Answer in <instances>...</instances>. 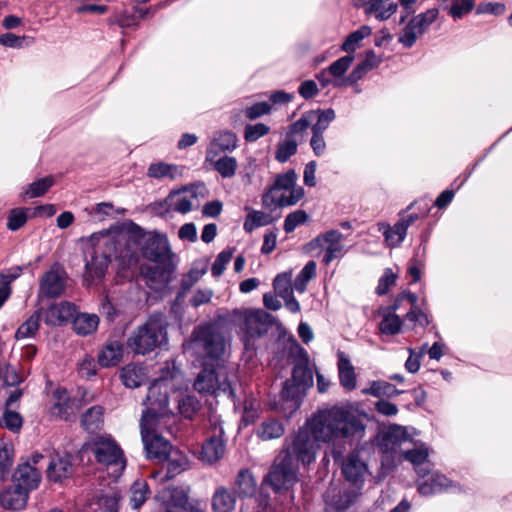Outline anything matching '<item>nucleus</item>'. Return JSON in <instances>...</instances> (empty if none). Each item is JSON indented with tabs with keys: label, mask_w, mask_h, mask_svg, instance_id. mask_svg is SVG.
I'll return each instance as SVG.
<instances>
[{
	"label": "nucleus",
	"mask_w": 512,
	"mask_h": 512,
	"mask_svg": "<svg viewBox=\"0 0 512 512\" xmlns=\"http://www.w3.org/2000/svg\"><path fill=\"white\" fill-rule=\"evenodd\" d=\"M72 458L67 453H55L47 467V477L49 480L59 482L72 475Z\"/></svg>",
	"instance_id": "nucleus-23"
},
{
	"label": "nucleus",
	"mask_w": 512,
	"mask_h": 512,
	"mask_svg": "<svg viewBox=\"0 0 512 512\" xmlns=\"http://www.w3.org/2000/svg\"><path fill=\"white\" fill-rule=\"evenodd\" d=\"M316 275V263L314 261H309L297 277L294 280V288L303 293L306 290L307 283L314 278Z\"/></svg>",
	"instance_id": "nucleus-51"
},
{
	"label": "nucleus",
	"mask_w": 512,
	"mask_h": 512,
	"mask_svg": "<svg viewBox=\"0 0 512 512\" xmlns=\"http://www.w3.org/2000/svg\"><path fill=\"white\" fill-rule=\"evenodd\" d=\"M449 2L448 13L453 19H461L474 8V0H444Z\"/></svg>",
	"instance_id": "nucleus-52"
},
{
	"label": "nucleus",
	"mask_w": 512,
	"mask_h": 512,
	"mask_svg": "<svg viewBox=\"0 0 512 512\" xmlns=\"http://www.w3.org/2000/svg\"><path fill=\"white\" fill-rule=\"evenodd\" d=\"M294 170L276 176L269 190L263 195V209L258 212V226L268 225L279 218V209L298 203L304 196V189L296 184Z\"/></svg>",
	"instance_id": "nucleus-4"
},
{
	"label": "nucleus",
	"mask_w": 512,
	"mask_h": 512,
	"mask_svg": "<svg viewBox=\"0 0 512 512\" xmlns=\"http://www.w3.org/2000/svg\"><path fill=\"white\" fill-rule=\"evenodd\" d=\"M316 114L315 123L312 124V133L323 134L328 128L330 123L335 119V112L333 109L326 110H313Z\"/></svg>",
	"instance_id": "nucleus-50"
},
{
	"label": "nucleus",
	"mask_w": 512,
	"mask_h": 512,
	"mask_svg": "<svg viewBox=\"0 0 512 512\" xmlns=\"http://www.w3.org/2000/svg\"><path fill=\"white\" fill-rule=\"evenodd\" d=\"M380 330L384 334L394 335L400 331L401 320L394 313H388L380 323Z\"/></svg>",
	"instance_id": "nucleus-61"
},
{
	"label": "nucleus",
	"mask_w": 512,
	"mask_h": 512,
	"mask_svg": "<svg viewBox=\"0 0 512 512\" xmlns=\"http://www.w3.org/2000/svg\"><path fill=\"white\" fill-rule=\"evenodd\" d=\"M88 448L94 455L96 462L107 473L117 479L126 467V458L121 447L110 436H97L89 444Z\"/></svg>",
	"instance_id": "nucleus-8"
},
{
	"label": "nucleus",
	"mask_w": 512,
	"mask_h": 512,
	"mask_svg": "<svg viewBox=\"0 0 512 512\" xmlns=\"http://www.w3.org/2000/svg\"><path fill=\"white\" fill-rule=\"evenodd\" d=\"M30 209L28 208H14L12 209L7 218V228L10 231H17L21 227H23L28 220V213Z\"/></svg>",
	"instance_id": "nucleus-54"
},
{
	"label": "nucleus",
	"mask_w": 512,
	"mask_h": 512,
	"mask_svg": "<svg viewBox=\"0 0 512 512\" xmlns=\"http://www.w3.org/2000/svg\"><path fill=\"white\" fill-rule=\"evenodd\" d=\"M118 502V493L111 492L97 498L91 504V509L93 512H118Z\"/></svg>",
	"instance_id": "nucleus-46"
},
{
	"label": "nucleus",
	"mask_w": 512,
	"mask_h": 512,
	"mask_svg": "<svg viewBox=\"0 0 512 512\" xmlns=\"http://www.w3.org/2000/svg\"><path fill=\"white\" fill-rule=\"evenodd\" d=\"M194 388L199 393L216 394L218 391L227 392L230 388L227 368L217 364L204 365L195 379Z\"/></svg>",
	"instance_id": "nucleus-11"
},
{
	"label": "nucleus",
	"mask_w": 512,
	"mask_h": 512,
	"mask_svg": "<svg viewBox=\"0 0 512 512\" xmlns=\"http://www.w3.org/2000/svg\"><path fill=\"white\" fill-rule=\"evenodd\" d=\"M75 312V306L69 302L53 304L46 310L44 321L48 325L59 326L72 319Z\"/></svg>",
	"instance_id": "nucleus-27"
},
{
	"label": "nucleus",
	"mask_w": 512,
	"mask_h": 512,
	"mask_svg": "<svg viewBox=\"0 0 512 512\" xmlns=\"http://www.w3.org/2000/svg\"><path fill=\"white\" fill-rule=\"evenodd\" d=\"M232 256L233 250L231 249L223 250L217 255L211 268V273L214 277H219L223 274L226 265L230 262Z\"/></svg>",
	"instance_id": "nucleus-62"
},
{
	"label": "nucleus",
	"mask_w": 512,
	"mask_h": 512,
	"mask_svg": "<svg viewBox=\"0 0 512 512\" xmlns=\"http://www.w3.org/2000/svg\"><path fill=\"white\" fill-rule=\"evenodd\" d=\"M267 99L258 100V117L268 115L277 110L278 105L290 103L293 100V95L284 91H275L269 95H261V98Z\"/></svg>",
	"instance_id": "nucleus-29"
},
{
	"label": "nucleus",
	"mask_w": 512,
	"mask_h": 512,
	"mask_svg": "<svg viewBox=\"0 0 512 512\" xmlns=\"http://www.w3.org/2000/svg\"><path fill=\"white\" fill-rule=\"evenodd\" d=\"M296 481L295 467L291 459L285 456L277 459L276 463L265 479V483L270 484L275 490L290 487Z\"/></svg>",
	"instance_id": "nucleus-17"
},
{
	"label": "nucleus",
	"mask_w": 512,
	"mask_h": 512,
	"mask_svg": "<svg viewBox=\"0 0 512 512\" xmlns=\"http://www.w3.org/2000/svg\"><path fill=\"white\" fill-rule=\"evenodd\" d=\"M166 508H185L190 506H199L197 503L188 501V494L183 488L167 487L158 495Z\"/></svg>",
	"instance_id": "nucleus-28"
},
{
	"label": "nucleus",
	"mask_w": 512,
	"mask_h": 512,
	"mask_svg": "<svg viewBox=\"0 0 512 512\" xmlns=\"http://www.w3.org/2000/svg\"><path fill=\"white\" fill-rule=\"evenodd\" d=\"M417 474L419 476L417 489L423 496H431L448 490H459V487L445 475L430 471L429 468H417Z\"/></svg>",
	"instance_id": "nucleus-13"
},
{
	"label": "nucleus",
	"mask_w": 512,
	"mask_h": 512,
	"mask_svg": "<svg viewBox=\"0 0 512 512\" xmlns=\"http://www.w3.org/2000/svg\"><path fill=\"white\" fill-rule=\"evenodd\" d=\"M234 324L244 343L245 349H253L255 341L256 311L253 308H241L233 311Z\"/></svg>",
	"instance_id": "nucleus-15"
},
{
	"label": "nucleus",
	"mask_w": 512,
	"mask_h": 512,
	"mask_svg": "<svg viewBox=\"0 0 512 512\" xmlns=\"http://www.w3.org/2000/svg\"><path fill=\"white\" fill-rule=\"evenodd\" d=\"M14 450L10 441L0 439V481H5L13 464Z\"/></svg>",
	"instance_id": "nucleus-39"
},
{
	"label": "nucleus",
	"mask_w": 512,
	"mask_h": 512,
	"mask_svg": "<svg viewBox=\"0 0 512 512\" xmlns=\"http://www.w3.org/2000/svg\"><path fill=\"white\" fill-rule=\"evenodd\" d=\"M236 497L225 487H218L212 497L214 512H232L235 508Z\"/></svg>",
	"instance_id": "nucleus-34"
},
{
	"label": "nucleus",
	"mask_w": 512,
	"mask_h": 512,
	"mask_svg": "<svg viewBox=\"0 0 512 512\" xmlns=\"http://www.w3.org/2000/svg\"><path fill=\"white\" fill-rule=\"evenodd\" d=\"M168 321L161 313L150 315L127 338V348L138 355L149 354L168 342Z\"/></svg>",
	"instance_id": "nucleus-5"
},
{
	"label": "nucleus",
	"mask_w": 512,
	"mask_h": 512,
	"mask_svg": "<svg viewBox=\"0 0 512 512\" xmlns=\"http://www.w3.org/2000/svg\"><path fill=\"white\" fill-rule=\"evenodd\" d=\"M204 191L205 186L203 184L183 187L180 190L170 192L166 202L171 210L186 214L200 205L199 196H203Z\"/></svg>",
	"instance_id": "nucleus-12"
},
{
	"label": "nucleus",
	"mask_w": 512,
	"mask_h": 512,
	"mask_svg": "<svg viewBox=\"0 0 512 512\" xmlns=\"http://www.w3.org/2000/svg\"><path fill=\"white\" fill-rule=\"evenodd\" d=\"M344 236L337 230H330L318 236L313 243L319 246L323 252L322 261L325 264L331 263L334 259L343 257L347 249L344 245Z\"/></svg>",
	"instance_id": "nucleus-14"
},
{
	"label": "nucleus",
	"mask_w": 512,
	"mask_h": 512,
	"mask_svg": "<svg viewBox=\"0 0 512 512\" xmlns=\"http://www.w3.org/2000/svg\"><path fill=\"white\" fill-rule=\"evenodd\" d=\"M40 313H33L16 331L17 339H25L33 336L39 328Z\"/></svg>",
	"instance_id": "nucleus-55"
},
{
	"label": "nucleus",
	"mask_w": 512,
	"mask_h": 512,
	"mask_svg": "<svg viewBox=\"0 0 512 512\" xmlns=\"http://www.w3.org/2000/svg\"><path fill=\"white\" fill-rule=\"evenodd\" d=\"M103 420V408L101 406H93L89 408L82 417V426L93 432L97 430Z\"/></svg>",
	"instance_id": "nucleus-47"
},
{
	"label": "nucleus",
	"mask_w": 512,
	"mask_h": 512,
	"mask_svg": "<svg viewBox=\"0 0 512 512\" xmlns=\"http://www.w3.org/2000/svg\"><path fill=\"white\" fill-rule=\"evenodd\" d=\"M274 289L276 293L282 298L284 296H289V294L293 293L292 287V272H284L278 274L274 279L273 283Z\"/></svg>",
	"instance_id": "nucleus-58"
},
{
	"label": "nucleus",
	"mask_w": 512,
	"mask_h": 512,
	"mask_svg": "<svg viewBox=\"0 0 512 512\" xmlns=\"http://www.w3.org/2000/svg\"><path fill=\"white\" fill-rule=\"evenodd\" d=\"M360 496L357 488H342L331 486L324 494V500L328 509L343 512L352 506Z\"/></svg>",
	"instance_id": "nucleus-16"
},
{
	"label": "nucleus",
	"mask_w": 512,
	"mask_h": 512,
	"mask_svg": "<svg viewBox=\"0 0 512 512\" xmlns=\"http://www.w3.org/2000/svg\"><path fill=\"white\" fill-rule=\"evenodd\" d=\"M378 226L379 231L383 233L389 247L399 246L406 237L407 229L400 221L395 223L392 227L386 223H380Z\"/></svg>",
	"instance_id": "nucleus-36"
},
{
	"label": "nucleus",
	"mask_w": 512,
	"mask_h": 512,
	"mask_svg": "<svg viewBox=\"0 0 512 512\" xmlns=\"http://www.w3.org/2000/svg\"><path fill=\"white\" fill-rule=\"evenodd\" d=\"M120 377L126 387L138 388L145 383L147 372L143 366L128 364L122 368Z\"/></svg>",
	"instance_id": "nucleus-31"
},
{
	"label": "nucleus",
	"mask_w": 512,
	"mask_h": 512,
	"mask_svg": "<svg viewBox=\"0 0 512 512\" xmlns=\"http://www.w3.org/2000/svg\"><path fill=\"white\" fill-rule=\"evenodd\" d=\"M0 424L6 429L17 432L22 426V417L19 413L7 409L2 416Z\"/></svg>",
	"instance_id": "nucleus-64"
},
{
	"label": "nucleus",
	"mask_w": 512,
	"mask_h": 512,
	"mask_svg": "<svg viewBox=\"0 0 512 512\" xmlns=\"http://www.w3.org/2000/svg\"><path fill=\"white\" fill-rule=\"evenodd\" d=\"M29 492L19 485L3 490L0 493V504L5 509L20 510L27 504Z\"/></svg>",
	"instance_id": "nucleus-26"
},
{
	"label": "nucleus",
	"mask_w": 512,
	"mask_h": 512,
	"mask_svg": "<svg viewBox=\"0 0 512 512\" xmlns=\"http://www.w3.org/2000/svg\"><path fill=\"white\" fill-rule=\"evenodd\" d=\"M168 378L160 379L148 389L146 410L140 420L142 442L149 459L164 461L171 452V444L162 436L163 431L174 432L176 417L166 407Z\"/></svg>",
	"instance_id": "nucleus-2"
},
{
	"label": "nucleus",
	"mask_w": 512,
	"mask_h": 512,
	"mask_svg": "<svg viewBox=\"0 0 512 512\" xmlns=\"http://www.w3.org/2000/svg\"><path fill=\"white\" fill-rule=\"evenodd\" d=\"M312 429L323 443L362 437L365 424L351 406H334L311 418Z\"/></svg>",
	"instance_id": "nucleus-3"
},
{
	"label": "nucleus",
	"mask_w": 512,
	"mask_h": 512,
	"mask_svg": "<svg viewBox=\"0 0 512 512\" xmlns=\"http://www.w3.org/2000/svg\"><path fill=\"white\" fill-rule=\"evenodd\" d=\"M236 488L242 497H253L256 494V481L249 469H242L236 479Z\"/></svg>",
	"instance_id": "nucleus-41"
},
{
	"label": "nucleus",
	"mask_w": 512,
	"mask_h": 512,
	"mask_svg": "<svg viewBox=\"0 0 512 512\" xmlns=\"http://www.w3.org/2000/svg\"><path fill=\"white\" fill-rule=\"evenodd\" d=\"M123 356V346L118 342L108 343L99 353L98 362L102 367L118 364Z\"/></svg>",
	"instance_id": "nucleus-37"
},
{
	"label": "nucleus",
	"mask_w": 512,
	"mask_h": 512,
	"mask_svg": "<svg viewBox=\"0 0 512 512\" xmlns=\"http://www.w3.org/2000/svg\"><path fill=\"white\" fill-rule=\"evenodd\" d=\"M380 63V57H378L373 51L367 52L364 61L358 64L350 73V82L355 83L356 81L361 79L366 72L376 68Z\"/></svg>",
	"instance_id": "nucleus-43"
},
{
	"label": "nucleus",
	"mask_w": 512,
	"mask_h": 512,
	"mask_svg": "<svg viewBox=\"0 0 512 512\" xmlns=\"http://www.w3.org/2000/svg\"><path fill=\"white\" fill-rule=\"evenodd\" d=\"M356 5L362 7L366 14H373L376 19L384 21L389 19L398 8L392 0H355Z\"/></svg>",
	"instance_id": "nucleus-24"
},
{
	"label": "nucleus",
	"mask_w": 512,
	"mask_h": 512,
	"mask_svg": "<svg viewBox=\"0 0 512 512\" xmlns=\"http://www.w3.org/2000/svg\"><path fill=\"white\" fill-rule=\"evenodd\" d=\"M439 15V11L436 8L428 9L427 11L420 13L412 18L414 23L418 26L421 32L424 34L429 26L435 22Z\"/></svg>",
	"instance_id": "nucleus-59"
},
{
	"label": "nucleus",
	"mask_w": 512,
	"mask_h": 512,
	"mask_svg": "<svg viewBox=\"0 0 512 512\" xmlns=\"http://www.w3.org/2000/svg\"><path fill=\"white\" fill-rule=\"evenodd\" d=\"M54 184V179L51 176L41 178L31 184H29L25 195L29 198H36L44 195L49 188Z\"/></svg>",
	"instance_id": "nucleus-57"
},
{
	"label": "nucleus",
	"mask_w": 512,
	"mask_h": 512,
	"mask_svg": "<svg viewBox=\"0 0 512 512\" xmlns=\"http://www.w3.org/2000/svg\"><path fill=\"white\" fill-rule=\"evenodd\" d=\"M322 440L316 437V433L312 429L311 419L294 436L291 443L287 445L285 457L291 459L295 457L303 464H310L316 458L319 450V443Z\"/></svg>",
	"instance_id": "nucleus-10"
},
{
	"label": "nucleus",
	"mask_w": 512,
	"mask_h": 512,
	"mask_svg": "<svg viewBox=\"0 0 512 512\" xmlns=\"http://www.w3.org/2000/svg\"><path fill=\"white\" fill-rule=\"evenodd\" d=\"M401 454L404 456L406 460H408L414 465L416 472L417 468H429V465L427 463L429 451L424 444L416 446L414 449L411 450L402 451Z\"/></svg>",
	"instance_id": "nucleus-45"
},
{
	"label": "nucleus",
	"mask_w": 512,
	"mask_h": 512,
	"mask_svg": "<svg viewBox=\"0 0 512 512\" xmlns=\"http://www.w3.org/2000/svg\"><path fill=\"white\" fill-rule=\"evenodd\" d=\"M283 432V426L276 420H269L262 423L261 437L265 440L278 438Z\"/></svg>",
	"instance_id": "nucleus-63"
},
{
	"label": "nucleus",
	"mask_w": 512,
	"mask_h": 512,
	"mask_svg": "<svg viewBox=\"0 0 512 512\" xmlns=\"http://www.w3.org/2000/svg\"><path fill=\"white\" fill-rule=\"evenodd\" d=\"M316 114L313 110L307 111L293 124L289 126V129L286 133L287 137L298 139L300 141V136L303 132H305L315 121Z\"/></svg>",
	"instance_id": "nucleus-44"
},
{
	"label": "nucleus",
	"mask_w": 512,
	"mask_h": 512,
	"mask_svg": "<svg viewBox=\"0 0 512 512\" xmlns=\"http://www.w3.org/2000/svg\"><path fill=\"white\" fill-rule=\"evenodd\" d=\"M222 427L215 428L214 433L202 445L200 459L207 464L219 461L225 454V441Z\"/></svg>",
	"instance_id": "nucleus-20"
},
{
	"label": "nucleus",
	"mask_w": 512,
	"mask_h": 512,
	"mask_svg": "<svg viewBox=\"0 0 512 512\" xmlns=\"http://www.w3.org/2000/svg\"><path fill=\"white\" fill-rule=\"evenodd\" d=\"M211 162L214 163L215 169L221 176L231 177L234 175L237 166L235 158L226 156L218 160L214 158V161Z\"/></svg>",
	"instance_id": "nucleus-60"
},
{
	"label": "nucleus",
	"mask_w": 512,
	"mask_h": 512,
	"mask_svg": "<svg viewBox=\"0 0 512 512\" xmlns=\"http://www.w3.org/2000/svg\"><path fill=\"white\" fill-rule=\"evenodd\" d=\"M207 272V262L199 261L196 262L187 275L182 280V286L185 289H189L196 282H198Z\"/></svg>",
	"instance_id": "nucleus-56"
},
{
	"label": "nucleus",
	"mask_w": 512,
	"mask_h": 512,
	"mask_svg": "<svg viewBox=\"0 0 512 512\" xmlns=\"http://www.w3.org/2000/svg\"><path fill=\"white\" fill-rule=\"evenodd\" d=\"M292 350L299 356L294 365L292 378L284 383L281 391L282 399L291 411L300 406V401L306 391L313 385V373L308 365L306 351L295 341L292 343Z\"/></svg>",
	"instance_id": "nucleus-6"
},
{
	"label": "nucleus",
	"mask_w": 512,
	"mask_h": 512,
	"mask_svg": "<svg viewBox=\"0 0 512 512\" xmlns=\"http://www.w3.org/2000/svg\"><path fill=\"white\" fill-rule=\"evenodd\" d=\"M423 35L421 30L418 28V26L414 23V21L411 19L407 25L402 30L401 34L399 35V43H401L404 47L410 48L412 47L417 39Z\"/></svg>",
	"instance_id": "nucleus-53"
},
{
	"label": "nucleus",
	"mask_w": 512,
	"mask_h": 512,
	"mask_svg": "<svg viewBox=\"0 0 512 512\" xmlns=\"http://www.w3.org/2000/svg\"><path fill=\"white\" fill-rule=\"evenodd\" d=\"M298 147V139L285 136V139L278 144L275 158L278 162L284 163L293 156Z\"/></svg>",
	"instance_id": "nucleus-49"
},
{
	"label": "nucleus",
	"mask_w": 512,
	"mask_h": 512,
	"mask_svg": "<svg viewBox=\"0 0 512 512\" xmlns=\"http://www.w3.org/2000/svg\"><path fill=\"white\" fill-rule=\"evenodd\" d=\"M338 373L340 384L344 389L352 391L356 388L357 378L354 367L343 352L338 354Z\"/></svg>",
	"instance_id": "nucleus-30"
},
{
	"label": "nucleus",
	"mask_w": 512,
	"mask_h": 512,
	"mask_svg": "<svg viewBox=\"0 0 512 512\" xmlns=\"http://www.w3.org/2000/svg\"><path fill=\"white\" fill-rule=\"evenodd\" d=\"M230 347L223 333L214 326L197 328L188 344L195 353L212 360H220Z\"/></svg>",
	"instance_id": "nucleus-9"
},
{
	"label": "nucleus",
	"mask_w": 512,
	"mask_h": 512,
	"mask_svg": "<svg viewBox=\"0 0 512 512\" xmlns=\"http://www.w3.org/2000/svg\"><path fill=\"white\" fill-rule=\"evenodd\" d=\"M406 440V432L401 426H391L383 435L382 448L388 451H395L396 447L399 446L403 441Z\"/></svg>",
	"instance_id": "nucleus-42"
},
{
	"label": "nucleus",
	"mask_w": 512,
	"mask_h": 512,
	"mask_svg": "<svg viewBox=\"0 0 512 512\" xmlns=\"http://www.w3.org/2000/svg\"><path fill=\"white\" fill-rule=\"evenodd\" d=\"M67 274L58 264L53 265L41 278L40 293L51 298L59 297L66 288Z\"/></svg>",
	"instance_id": "nucleus-18"
},
{
	"label": "nucleus",
	"mask_w": 512,
	"mask_h": 512,
	"mask_svg": "<svg viewBox=\"0 0 512 512\" xmlns=\"http://www.w3.org/2000/svg\"><path fill=\"white\" fill-rule=\"evenodd\" d=\"M163 378H168L166 407L171 408L174 415H176L175 411H178L184 417H191L197 409V403L191 397H182L185 382L182 373L174 363H166L161 370V375L154 382Z\"/></svg>",
	"instance_id": "nucleus-7"
},
{
	"label": "nucleus",
	"mask_w": 512,
	"mask_h": 512,
	"mask_svg": "<svg viewBox=\"0 0 512 512\" xmlns=\"http://www.w3.org/2000/svg\"><path fill=\"white\" fill-rule=\"evenodd\" d=\"M184 170L185 168L180 165L158 162L149 166L147 175L156 179L169 178L174 180L182 177Z\"/></svg>",
	"instance_id": "nucleus-32"
},
{
	"label": "nucleus",
	"mask_w": 512,
	"mask_h": 512,
	"mask_svg": "<svg viewBox=\"0 0 512 512\" xmlns=\"http://www.w3.org/2000/svg\"><path fill=\"white\" fill-rule=\"evenodd\" d=\"M372 33V29L370 26L363 25L356 31L349 34L346 40L343 42L341 46V50L346 52L348 55H352L360 46L361 42L370 36Z\"/></svg>",
	"instance_id": "nucleus-40"
},
{
	"label": "nucleus",
	"mask_w": 512,
	"mask_h": 512,
	"mask_svg": "<svg viewBox=\"0 0 512 512\" xmlns=\"http://www.w3.org/2000/svg\"><path fill=\"white\" fill-rule=\"evenodd\" d=\"M342 472L347 481L354 484V488L361 489L368 469L358 451L350 453L342 464Z\"/></svg>",
	"instance_id": "nucleus-19"
},
{
	"label": "nucleus",
	"mask_w": 512,
	"mask_h": 512,
	"mask_svg": "<svg viewBox=\"0 0 512 512\" xmlns=\"http://www.w3.org/2000/svg\"><path fill=\"white\" fill-rule=\"evenodd\" d=\"M362 394L373 397H395L402 393L393 384L384 380H375L368 382L367 386L362 389Z\"/></svg>",
	"instance_id": "nucleus-35"
},
{
	"label": "nucleus",
	"mask_w": 512,
	"mask_h": 512,
	"mask_svg": "<svg viewBox=\"0 0 512 512\" xmlns=\"http://www.w3.org/2000/svg\"><path fill=\"white\" fill-rule=\"evenodd\" d=\"M99 317L96 314L79 313L74 317L73 329L79 335H89L96 331Z\"/></svg>",
	"instance_id": "nucleus-38"
},
{
	"label": "nucleus",
	"mask_w": 512,
	"mask_h": 512,
	"mask_svg": "<svg viewBox=\"0 0 512 512\" xmlns=\"http://www.w3.org/2000/svg\"><path fill=\"white\" fill-rule=\"evenodd\" d=\"M237 146V137L231 131L216 133L207 150L206 160L214 161L219 152L231 151Z\"/></svg>",
	"instance_id": "nucleus-25"
},
{
	"label": "nucleus",
	"mask_w": 512,
	"mask_h": 512,
	"mask_svg": "<svg viewBox=\"0 0 512 512\" xmlns=\"http://www.w3.org/2000/svg\"><path fill=\"white\" fill-rule=\"evenodd\" d=\"M131 504L133 508H139L149 497L150 490L145 481L138 480L131 486Z\"/></svg>",
	"instance_id": "nucleus-48"
},
{
	"label": "nucleus",
	"mask_w": 512,
	"mask_h": 512,
	"mask_svg": "<svg viewBox=\"0 0 512 512\" xmlns=\"http://www.w3.org/2000/svg\"><path fill=\"white\" fill-rule=\"evenodd\" d=\"M140 238H145L142 253L154 265L141 269V273L160 282L167 281L163 269L159 267L169 251L167 240L158 235L145 237L141 228L135 226L129 233L118 229H109L92 234L81 241L84 243L85 271L84 283L89 286L100 282L114 258L123 268H131L138 263L137 245Z\"/></svg>",
	"instance_id": "nucleus-1"
},
{
	"label": "nucleus",
	"mask_w": 512,
	"mask_h": 512,
	"mask_svg": "<svg viewBox=\"0 0 512 512\" xmlns=\"http://www.w3.org/2000/svg\"><path fill=\"white\" fill-rule=\"evenodd\" d=\"M354 60L353 55H346L338 60L334 61L327 69L331 73V76L334 78L333 86L334 87H342L348 84H352L349 80V76L347 78H343L344 74L350 68L352 62Z\"/></svg>",
	"instance_id": "nucleus-33"
},
{
	"label": "nucleus",
	"mask_w": 512,
	"mask_h": 512,
	"mask_svg": "<svg viewBox=\"0 0 512 512\" xmlns=\"http://www.w3.org/2000/svg\"><path fill=\"white\" fill-rule=\"evenodd\" d=\"M52 399L51 414L60 419L69 420L80 409L79 403L71 399L65 389H56Z\"/></svg>",
	"instance_id": "nucleus-21"
},
{
	"label": "nucleus",
	"mask_w": 512,
	"mask_h": 512,
	"mask_svg": "<svg viewBox=\"0 0 512 512\" xmlns=\"http://www.w3.org/2000/svg\"><path fill=\"white\" fill-rule=\"evenodd\" d=\"M40 481L41 473L30 462L20 463L13 474V483L29 493L38 488Z\"/></svg>",
	"instance_id": "nucleus-22"
}]
</instances>
